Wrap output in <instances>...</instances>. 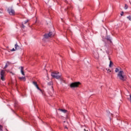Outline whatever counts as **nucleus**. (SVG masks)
Returning <instances> with one entry per match:
<instances>
[{"label": "nucleus", "mask_w": 131, "mask_h": 131, "mask_svg": "<svg viewBox=\"0 0 131 131\" xmlns=\"http://www.w3.org/2000/svg\"><path fill=\"white\" fill-rule=\"evenodd\" d=\"M123 71H120L117 75L118 77L120 79V80H123L124 81L126 80V77L125 75H123Z\"/></svg>", "instance_id": "obj_1"}, {"label": "nucleus", "mask_w": 131, "mask_h": 131, "mask_svg": "<svg viewBox=\"0 0 131 131\" xmlns=\"http://www.w3.org/2000/svg\"><path fill=\"white\" fill-rule=\"evenodd\" d=\"M51 76L54 78H56V79H61V75L60 73L58 72H54L51 73Z\"/></svg>", "instance_id": "obj_2"}, {"label": "nucleus", "mask_w": 131, "mask_h": 131, "mask_svg": "<svg viewBox=\"0 0 131 131\" xmlns=\"http://www.w3.org/2000/svg\"><path fill=\"white\" fill-rule=\"evenodd\" d=\"M79 84H80V82H75L72 83L70 85V86L71 88H78V86L79 85Z\"/></svg>", "instance_id": "obj_3"}, {"label": "nucleus", "mask_w": 131, "mask_h": 131, "mask_svg": "<svg viewBox=\"0 0 131 131\" xmlns=\"http://www.w3.org/2000/svg\"><path fill=\"white\" fill-rule=\"evenodd\" d=\"M55 35L53 32H50L49 33L45 34L44 35L45 38H49V37H53Z\"/></svg>", "instance_id": "obj_4"}, {"label": "nucleus", "mask_w": 131, "mask_h": 131, "mask_svg": "<svg viewBox=\"0 0 131 131\" xmlns=\"http://www.w3.org/2000/svg\"><path fill=\"white\" fill-rule=\"evenodd\" d=\"M8 12L10 15H11V16H14V15H15V10H14L12 7L8 9Z\"/></svg>", "instance_id": "obj_5"}, {"label": "nucleus", "mask_w": 131, "mask_h": 131, "mask_svg": "<svg viewBox=\"0 0 131 131\" xmlns=\"http://www.w3.org/2000/svg\"><path fill=\"white\" fill-rule=\"evenodd\" d=\"M5 72L4 70H2L1 72V80H3V81H5L6 80V79L5 78Z\"/></svg>", "instance_id": "obj_6"}, {"label": "nucleus", "mask_w": 131, "mask_h": 131, "mask_svg": "<svg viewBox=\"0 0 131 131\" xmlns=\"http://www.w3.org/2000/svg\"><path fill=\"white\" fill-rule=\"evenodd\" d=\"M33 84H34V85H35V86H36V89H37V90H38L39 91H40V92H41V90H40L39 87H38V85L37 84V82H36L35 81H33Z\"/></svg>", "instance_id": "obj_7"}, {"label": "nucleus", "mask_w": 131, "mask_h": 131, "mask_svg": "<svg viewBox=\"0 0 131 131\" xmlns=\"http://www.w3.org/2000/svg\"><path fill=\"white\" fill-rule=\"evenodd\" d=\"M71 10H72V7H71V6H69L67 7V9H65V11H67V13H68V12H70Z\"/></svg>", "instance_id": "obj_8"}, {"label": "nucleus", "mask_w": 131, "mask_h": 131, "mask_svg": "<svg viewBox=\"0 0 131 131\" xmlns=\"http://www.w3.org/2000/svg\"><path fill=\"white\" fill-rule=\"evenodd\" d=\"M93 55L95 59H99V53H98L97 52H94L93 53Z\"/></svg>", "instance_id": "obj_9"}, {"label": "nucleus", "mask_w": 131, "mask_h": 131, "mask_svg": "<svg viewBox=\"0 0 131 131\" xmlns=\"http://www.w3.org/2000/svg\"><path fill=\"white\" fill-rule=\"evenodd\" d=\"M24 68H23V67H20V72L22 74V75L25 76V73H24Z\"/></svg>", "instance_id": "obj_10"}, {"label": "nucleus", "mask_w": 131, "mask_h": 131, "mask_svg": "<svg viewBox=\"0 0 131 131\" xmlns=\"http://www.w3.org/2000/svg\"><path fill=\"white\" fill-rule=\"evenodd\" d=\"M18 78L19 80H23V81H26V78H25V77H20Z\"/></svg>", "instance_id": "obj_11"}, {"label": "nucleus", "mask_w": 131, "mask_h": 131, "mask_svg": "<svg viewBox=\"0 0 131 131\" xmlns=\"http://www.w3.org/2000/svg\"><path fill=\"white\" fill-rule=\"evenodd\" d=\"M15 50H19L20 49V46H18V44L16 43L15 46Z\"/></svg>", "instance_id": "obj_12"}, {"label": "nucleus", "mask_w": 131, "mask_h": 131, "mask_svg": "<svg viewBox=\"0 0 131 131\" xmlns=\"http://www.w3.org/2000/svg\"><path fill=\"white\" fill-rule=\"evenodd\" d=\"M59 111H61V112H63V113H67V110H63V109H59Z\"/></svg>", "instance_id": "obj_13"}, {"label": "nucleus", "mask_w": 131, "mask_h": 131, "mask_svg": "<svg viewBox=\"0 0 131 131\" xmlns=\"http://www.w3.org/2000/svg\"><path fill=\"white\" fill-rule=\"evenodd\" d=\"M106 40H108V41H110V42H111V38H110V36L106 37Z\"/></svg>", "instance_id": "obj_14"}, {"label": "nucleus", "mask_w": 131, "mask_h": 131, "mask_svg": "<svg viewBox=\"0 0 131 131\" xmlns=\"http://www.w3.org/2000/svg\"><path fill=\"white\" fill-rule=\"evenodd\" d=\"M106 70L107 71V73H109L110 74V73L111 72V70L109 69H106Z\"/></svg>", "instance_id": "obj_15"}, {"label": "nucleus", "mask_w": 131, "mask_h": 131, "mask_svg": "<svg viewBox=\"0 0 131 131\" xmlns=\"http://www.w3.org/2000/svg\"><path fill=\"white\" fill-rule=\"evenodd\" d=\"M112 65H113V62L112 61H111L110 62V65H109L110 67H112Z\"/></svg>", "instance_id": "obj_16"}, {"label": "nucleus", "mask_w": 131, "mask_h": 131, "mask_svg": "<svg viewBox=\"0 0 131 131\" xmlns=\"http://www.w3.org/2000/svg\"><path fill=\"white\" fill-rule=\"evenodd\" d=\"M128 8V6H127V5L125 4V7H124L125 10H127Z\"/></svg>", "instance_id": "obj_17"}, {"label": "nucleus", "mask_w": 131, "mask_h": 131, "mask_svg": "<svg viewBox=\"0 0 131 131\" xmlns=\"http://www.w3.org/2000/svg\"><path fill=\"white\" fill-rule=\"evenodd\" d=\"M119 72V69H118V68H116L115 69V72L116 73H117V72Z\"/></svg>", "instance_id": "obj_18"}, {"label": "nucleus", "mask_w": 131, "mask_h": 131, "mask_svg": "<svg viewBox=\"0 0 131 131\" xmlns=\"http://www.w3.org/2000/svg\"><path fill=\"white\" fill-rule=\"evenodd\" d=\"M48 85H53V82H50L48 83Z\"/></svg>", "instance_id": "obj_19"}, {"label": "nucleus", "mask_w": 131, "mask_h": 131, "mask_svg": "<svg viewBox=\"0 0 131 131\" xmlns=\"http://www.w3.org/2000/svg\"><path fill=\"white\" fill-rule=\"evenodd\" d=\"M127 19H128V20H129V21H131V16H130V15L127 16Z\"/></svg>", "instance_id": "obj_20"}, {"label": "nucleus", "mask_w": 131, "mask_h": 131, "mask_svg": "<svg viewBox=\"0 0 131 131\" xmlns=\"http://www.w3.org/2000/svg\"><path fill=\"white\" fill-rule=\"evenodd\" d=\"M3 130V126L2 125H0V131Z\"/></svg>", "instance_id": "obj_21"}, {"label": "nucleus", "mask_w": 131, "mask_h": 131, "mask_svg": "<svg viewBox=\"0 0 131 131\" xmlns=\"http://www.w3.org/2000/svg\"><path fill=\"white\" fill-rule=\"evenodd\" d=\"M21 27L22 28H25V26L23 24H21Z\"/></svg>", "instance_id": "obj_22"}, {"label": "nucleus", "mask_w": 131, "mask_h": 131, "mask_svg": "<svg viewBox=\"0 0 131 131\" xmlns=\"http://www.w3.org/2000/svg\"><path fill=\"white\" fill-rule=\"evenodd\" d=\"M123 14H124L123 11H122V12H121V14H120L121 16H123Z\"/></svg>", "instance_id": "obj_23"}, {"label": "nucleus", "mask_w": 131, "mask_h": 131, "mask_svg": "<svg viewBox=\"0 0 131 131\" xmlns=\"http://www.w3.org/2000/svg\"><path fill=\"white\" fill-rule=\"evenodd\" d=\"M16 51V49H14V48H13V49L11 50V52H14V51Z\"/></svg>", "instance_id": "obj_24"}, {"label": "nucleus", "mask_w": 131, "mask_h": 131, "mask_svg": "<svg viewBox=\"0 0 131 131\" xmlns=\"http://www.w3.org/2000/svg\"><path fill=\"white\" fill-rule=\"evenodd\" d=\"M7 67H8V64H6L4 67L5 69H6V68H7Z\"/></svg>", "instance_id": "obj_25"}, {"label": "nucleus", "mask_w": 131, "mask_h": 131, "mask_svg": "<svg viewBox=\"0 0 131 131\" xmlns=\"http://www.w3.org/2000/svg\"><path fill=\"white\" fill-rule=\"evenodd\" d=\"M129 97H130V98H129V101H130V103H131V94L129 95Z\"/></svg>", "instance_id": "obj_26"}, {"label": "nucleus", "mask_w": 131, "mask_h": 131, "mask_svg": "<svg viewBox=\"0 0 131 131\" xmlns=\"http://www.w3.org/2000/svg\"><path fill=\"white\" fill-rule=\"evenodd\" d=\"M27 22H28V20H26V21H25V24H26V23H27Z\"/></svg>", "instance_id": "obj_27"}, {"label": "nucleus", "mask_w": 131, "mask_h": 131, "mask_svg": "<svg viewBox=\"0 0 131 131\" xmlns=\"http://www.w3.org/2000/svg\"><path fill=\"white\" fill-rule=\"evenodd\" d=\"M64 128H66L67 129H68V127H67V126H64Z\"/></svg>", "instance_id": "obj_28"}, {"label": "nucleus", "mask_w": 131, "mask_h": 131, "mask_svg": "<svg viewBox=\"0 0 131 131\" xmlns=\"http://www.w3.org/2000/svg\"><path fill=\"white\" fill-rule=\"evenodd\" d=\"M84 131H88V130H86L85 129H84Z\"/></svg>", "instance_id": "obj_29"}, {"label": "nucleus", "mask_w": 131, "mask_h": 131, "mask_svg": "<svg viewBox=\"0 0 131 131\" xmlns=\"http://www.w3.org/2000/svg\"><path fill=\"white\" fill-rule=\"evenodd\" d=\"M129 3H130V5H131V2H130V1H129Z\"/></svg>", "instance_id": "obj_30"}, {"label": "nucleus", "mask_w": 131, "mask_h": 131, "mask_svg": "<svg viewBox=\"0 0 131 131\" xmlns=\"http://www.w3.org/2000/svg\"><path fill=\"white\" fill-rule=\"evenodd\" d=\"M61 79V80H63L62 79Z\"/></svg>", "instance_id": "obj_31"}, {"label": "nucleus", "mask_w": 131, "mask_h": 131, "mask_svg": "<svg viewBox=\"0 0 131 131\" xmlns=\"http://www.w3.org/2000/svg\"><path fill=\"white\" fill-rule=\"evenodd\" d=\"M51 88H53V86H52Z\"/></svg>", "instance_id": "obj_32"}, {"label": "nucleus", "mask_w": 131, "mask_h": 131, "mask_svg": "<svg viewBox=\"0 0 131 131\" xmlns=\"http://www.w3.org/2000/svg\"><path fill=\"white\" fill-rule=\"evenodd\" d=\"M66 3H67V1H66Z\"/></svg>", "instance_id": "obj_33"}, {"label": "nucleus", "mask_w": 131, "mask_h": 131, "mask_svg": "<svg viewBox=\"0 0 131 131\" xmlns=\"http://www.w3.org/2000/svg\"><path fill=\"white\" fill-rule=\"evenodd\" d=\"M10 73H12V72H10Z\"/></svg>", "instance_id": "obj_34"}]
</instances>
